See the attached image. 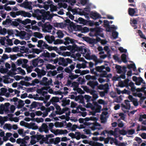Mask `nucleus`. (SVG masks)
Listing matches in <instances>:
<instances>
[{
    "instance_id": "1",
    "label": "nucleus",
    "mask_w": 146,
    "mask_h": 146,
    "mask_svg": "<svg viewBox=\"0 0 146 146\" xmlns=\"http://www.w3.org/2000/svg\"><path fill=\"white\" fill-rule=\"evenodd\" d=\"M64 39L65 41L64 43V44L65 45L69 44L70 43L73 44L72 46H68V50H70L72 52H74L75 51H77L78 46L75 43L76 40L74 39L68 37L65 38Z\"/></svg>"
},
{
    "instance_id": "2",
    "label": "nucleus",
    "mask_w": 146,
    "mask_h": 146,
    "mask_svg": "<svg viewBox=\"0 0 146 146\" xmlns=\"http://www.w3.org/2000/svg\"><path fill=\"white\" fill-rule=\"evenodd\" d=\"M33 130H35L39 129V130L40 132L44 131L46 133L48 132L49 130H50L51 132L53 133L55 135H57L58 134H66L68 132L66 130H63L62 129H57L55 130L53 128H31Z\"/></svg>"
},
{
    "instance_id": "3",
    "label": "nucleus",
    "mask_w": 146,
    "mask_h": 146,
    "mask_svg": "<svg viewBox=\"0 0 146 146\" xmlns=\"http://www.w3.org/2000/svg\"><path fill=\"white\" fill-rule=\"evenodd\" d=\"M48 78L46 77H44L42 78V80L40 81V84L45 86L47 89L50 88L49 86L50 85H52V80L51 78L49 80H48Z\"/></svg>"
},
{
    "instance_id": "4",
    "label": "nucleus",
    "mask_w": 146,
    "mask_h": 146,
    "mask_svg": "<svg viewBox=\"0 0 146 146\" xmlns=\"http://www.w3.org/2000/svg\"><path fill=\"white\" fill-rule=\"evenodd\" d=\"M60 62L58 64L59 65H62L64 66H67L68 64H70L72 62V60L69 58L64 59L63 58L60 57Z\"/></svg>"
},
{
    "instance_id": "5",
    "label": "nucleus",
    "mask_w": 146,
    "mask_h": 146,
    "mask_svg": "<svg viewBox=\"0 0 146 146\" xmlns=\"http://www.w3.org/2000/svg\"><path fill=\"white\" fill-rule=\"evenodd\" d=\"M53 28L52 26L48 22L44 24L42 27V31L44 32L50 33Z\"/></svg>"
},
{
    "instance_id": "6",
    "label": "nucleus",
    "mask_w": 146,
    "mask_h": 146,
    "mask_svg": "<svg viewBox=\"0 0 146 146\" xmlns=\"http://www.w3.org/2000/svg\"><path fill=\"white\" fill-rule=\"evenodd\" d=\"M20 124L21 126H24L26 128H38L37 126H35V124L34 123H29L23 121H21Z\"/></svg>"
},
{
    "instance_id": "7",
    "label": "nucleus",
    "mask_w": 146,
    "mask_h": 146,
    "mask_svg": "<svg viewBox=\"0 0 146 146\" xmlns=\"http://www.w3.org/2000/svg\"><path fill=\"white\" fill-rule=\"evenodd\" d=\"M93 103L94 106H93L91 104H89L90 106H92V107L91 108L92 110H95L98 113L100 112L102 106L100 105H99L96 102H93Z\"/></svg>"
},
{
    "instance_id": "8",
    "label": "nucleus",
    "mask_w": 146,
    "mask_h": 146,
    "mask_svg": "<svg viewBox=\"0 0 146 146\" xmlns=\"http://www.w3.org/2000/svg\"><path fill=\"white\" fill-rule=\"evenodd\" d=\"M34 70L37 72L38 77L39 79L46 74V71L43 69L40 70L38 68H36Z\"/></svg>"
},
{
    "instance_id": "9",
    "label": "nucleus",
    "mask_w": 146,
    "mask_h": 146,
    "mask_svg": "<svg viewBox=\"0 0 146 146\" xmlns=\"http://www.w3.org/2000/svg\"><path fill=\"white\" fill-rule=\"evenodd\" d=\"M32 4V2L31 1H24L20 6L21 7H23L27 9L30 10H32L33 9L31 5Z\"/></svg>"
},
{
    "instance_id": "10",
    "label": "nucleus",
    "mask_w": 146,
    "mask_h": 146,
    "mask_svg": "<svg viewBox=\"0 0 146 146\" xmlns=\"http://www.w3.org/2000/svg\"><path fill=\"white\" fill-rule=\"evenodd\" d=\"M102 29L100 27H96L94 28H91L90 31L94 32L95 36H97L99 35L101 32L102 31Z\"/></svg>"
},
{
    "instance_id": "11",
    "label": "nucleus",
    "mask_w": 146,
    "mask_h": 146,
    "mask_svg": "<svg viewBox=\"0 0 146 146\" xmlns=\"http://www.w3.org/2000/svg\"><path fill=\"white\" fill-rule=\"evenodd\" d=\"M16 142L18 144H20V146H27V141L25 140L23 138H19L17 139Z\"/></svg>"
},
{
    "instance_id": "12",
    "label": "nucleus",
    "mask_w": 146,
    "mask_h": 146,
    "mask_svg": "<svg viewBox=\"0 0 146 146\" xmlns=\"http://www.w3.org/2000/svg\"><path fill=\"white\" fill-rule=\"evenodd\" d=\"M118 128H115L114 131L112 130H110L109 131H108L105 130L103 131L102 132L101 134L104 135L105 133H107L108 134L110 135H113L115 136H115H116L117 134L116 132V129Z\"/></svg>"
},
{
    "instance_id": "13",
    "label": "nucleus",
    "mask_w": 146,
    "mask_h": 146,
    "mask_svg": "<svg viewBox=\"0 0 146 146\" xmlns=\"http://www.w3.org/2000/svg\"><path fill=\"white\" fill-rule=\"evenodd\" d=\"M90 17L91 18L96 19L101 18V15L97 12H92L90 15Z\"/></svg>"
},
{
    "instance_id": "14",
    "label": "nucleus",
    "mask_w": 146,
    "mask_h": 146,
    "mask_svg": "<svg viewBox=\"0 0 146 146\" xmlns=\"http://www.w3.org/2000/svg\"><path fill=\"white\" fill-rule=\"evenodd\" d=\"M14 33H15V35L17 36L25 37L26 35V33L24 31H21L19 32L17 30H15L14 31Z\"/></svg>"
},
{
    "instance_id": "15",
    "label": "nucleus",
    "mask_w": 146,
    "mask_h": 146,
    "mask_svg": "<svg viewBox=\"0 0 146 146\" xmlns=\"http://www.w3.org/2000/svg\"><path fill=\"white\" fill-rule=\"evenodd\" d=\"M128 99L131 100V101L133 102L134 105L135 106H137L138 105V103L137 99L134 98L131 95H129L128 97Z\"/></svg>"
},
{
    "instance_id": "16",
    "label": "nucleus",
    "mask_w": 146,
    "mask_h": 146,
    "mask_svg": "<svg viewBox=\"0 0 146 146\" xmlns=\"http://www.w3.org/2000/svg\"><path fill=\"white\" fill-rule=\"evenodd\" d=\"M77 51L82 54H84L86 52L87 50L84 48V46H78Z\"/></svg>"
},
{
    "instance_id": "17",
    "label": "nucleus",
    "mask_w": 146,
    "mask_h": 146,
    "mask_svg": "<svg viewBox=\"0 0 146 146\" xmlns=\"http://www.w3.org/2000/svg\"><path fill=\"white\" fill-rule=\"evenodd\" d=\"M67 24L66 23H54V26L55 27H59L62 28L66 27L67 26Z\"/></svg>"
},
{
    "instance_id": "18",
    "label": "nucleus",
    "mask_w": 146,
    "mask_h": 146,
    "mask_svg": "<svg viewBox=\"0 0 146 146\" xmlns=\"http://www.w3.org/2000/svg\"><path fill=\"white\" fill-rule=\"evenodd\" d=\"M98 84L97 81H90L88 83V84L93 89H94L95 87L98 86Z\"/></svg>"
},
{
    "instance_id": "19",
    "label": "nucleus",
    "mask_w": 146,
    "mask_h": 146,
    "mask_svg": "<svg viewBox=\"0 0 146 146\" xmlns=\"http://www.w3.org/2000/svg\"><path fill=\"white\" fill-rule=\"evenodd\" d=\"M105 68V66L104 65H102L100 66H96L95 68V70L97 72L101 73L104 70H103Z\"/></svg>"
},
{
    "instance_id": "20",
    "label": "nucleus",
    "mask_w": 146,
    "mask_h": 146,
    "mask_svg": "<svg viewBox=\"0 0 146 146\" xmlns=\"http://www.w3.org/2000/svg\"><path fill=\"white\" fill-rule=\"evenodd\" d=\"M74 20L76 22L78 23V21H80V23L85 24L87 23L88 21L86 20H85L81 17H79L78 19H76Z\"/></svg>"
},
{
    "instance_id": "21",
    "label": "nucleus",
    "mask_w": 146,
    "mask_h": 146,
    "mask_svg": "<svg viewBox=\"0 0 146 146\" xmlns=\"http://www.w3.org/2000/svg\"><path fill=\"white\" fill-rule=\"evenodd\" d=\"M61 102H62V106L64 107L66 105H68L70 104V100L69 99L67 100L66 98H65L63 99Z\"/></svg>"
},
{
    "instance_id": "22",
    "label": "nucleus",
    "mask_w": 146,
    "mask_h": 146,
    "mask_svg": "<svg viewBox=\"0 0 146 146\" xmlns=\"http://www.w3.org/2000/svg\"><path fill=\"white\" fill-rule=\"evenodd\" d=\"M136 9L129 8L128 10L129 15L131 16H133L136 12L135 10Z\"/></svg>"
},
{
    "instance_id": "23",
    "label": "nucleus",
    "mask_w": 146,
    "mask_h": 146,
    "mask_svg": "<svg viewBox=\"0 0 146 146\" xmlns=\"http://www.w3.org/2000/svg\"><path fill=\"white\" fill-rule=\"evenodd\" d=\"M141 83L144 84H145V82L141 77H138L137 81L135 83V84L137 85H140Z\"/></svg>"
},
{
    "instance_id": "24",
    "label": "nucleus",
    "mask_w": 146,
    "mask_h": 146,
    "mask_svg": "<svg viewBox=\"0 0 146 146\" xmlns=\"http://www.w3.org/2000/svg\"><path fill=\"white\" fill-rule=\"evenodd\" d=\"M107 74V72L106 70H104L101 73H98L97 77L100 78H106V75Z\"/></svg>"
},
{
    "instance_id": "25",
    "label": "nucleus",
    "mask_w": 146,
    "mask_h": 146,
    "mask_svg": "<svg viewBox=\"0 0 146 146\" xmlns=\"http://www.w3.org/2000/svg\"><path fill=\"white\" fill-rule=\"evenodd\" d=\"M7 117H3L2 116H0V127H2V126L4 124L5 122L7 121Z\"/></svg>"
},
{
    "instance_id": "26",
    "label": "nucleus",
    "mask_w": 146,
    "mask_h": 146,
    "mask_svg": "<svg viewBox=\"0 0 146 146\" xmlns=\"http://www.w3.org/2000/svg\"><path fill=\"white\" fill-rule=\"evenodd\" d=\"M21 54L18 53L17 54L10 55V58L11 60H13L16 59L17 57V56H22Z\"/></svg>"
},
{
    "instance_id": "27",
    "label": "nucleus",
    "mask_w": 146,
    "mask_h": 146,
    "mask_svg": "<svg viewBox=\"0 0 146 146\" xmlns=\"http://www.w3.org/2000/svg\"><path fill=\"white\" fill-rule=\"evenodd\" d=\"M22 16H23L24 17H30L32 16L31 14L29 12H26L25 11H22Z\"/></svg>"
},
{
    "instance_id": "28",
    "label": "nucleus",
    "mask_w": 146,
    "mask_h": 146,
    "mask_svg": "<svg viewBox=\"0 0 146 146\" xmlns=\"http://www.w3.org/2000/svg\"><path fill=\"white\" fill-rule=\"evenodd\" d=\"M46 12L44 10V9H42L40 10H39V9H36V10H35L34 12L36 14H38L39 13L42 14L41 15H43Z\"/></svg>"
},
{
    "instance_id": "29",
    "label": "nucleus",
    "mask_w": 146,
    "mask_h": 146,
    "mask_svg": "<svg viewBox=\"0 0 146 146\" xmlns=\"http://www.w3.org/2000/svg\"><path fill=\"white\" fill-rule=\"evenodd\" d=\"M50 10L51 12L54 11H57V8L56 6H55L53 4H50Z\"/></svg>"
},
{
    "instance_id": "30",
    "label": "nucleus",
    "mask_w": 146,
    "mask_h": 146,
    "mask_svg": "<svg viewBox=\"0 0 146 146\" xmlns=\"http://www.w3.org/2000/svg\"><path fill=\"white\" fill-rule=\"evenodd\" d=\"M38 44L37 45V46L38 47L42 48H44L43 47V45L44 43H46L45 42H44L42 40H39L38 42Z\"/></svg>"
},
{
    "instance_id": "31",
    "label": "nucleus",
    "mask_w": 146,
    "mask_h": 146,
    "mask_svg": "<svg viewBox=\"0 0 146 146\" xmlns=\"http://www.w3.org/2000/svg\"><path fill=\"white\" fill-rule=\"evenodd\" d=\"M3 128H18V127L16 125H13L12 126L10 124L6 123L4 125Z\"/></svg>"
},
{
    "instance_id": "32",
    "label": "nucleus",
    "mask_w": 146,
    "mask_h": 146,
    "mask_svg": "<svg viewBox=\"0 0 146 146\" xmlns=\"http://www.w3.org/2000/svg\"><path fill=\"white\" fill-rule=\"evenodd\" d=\"M129 86L131 87V90L132 92H134L136 90V88L134 86V83L132 82L131 81L129 83Z\"/></svg>"
},
{
    "instance_id": "33",
    "label": "nucleus",
    "mask_w": 146,
    "mask_h": 146,
    "mask_svg": "<svg viewBox=\"0 0 146 146\" xmlns=\"http://www.w3.org/2000/svg\"><path fill=\"white\" fill-rule=\"evenodd\" d=\"M78 76L79 75L77 74L74 75L71 72L69 75V77L71 80H73L74 79L77 78L78 77Z\"/></svg>"
},
{
    "instance_id": "34",
    "label": "nucleus",
    "mask_w": 146,
    "mask_h": 146,
    "mask_svg": "<svg viewBox=\"0 0 146 146\" xmlns=\"http://www.w3.org/2000/svg\"><path fill=\"white\" fill-rule=\"evenodd\" d=\"M25 105L24 101L21 99H19L18 101V108H22Z\"/></svg>"
},
{
    "instance_id": "35",
    "label": "nucleus",
    "mask_w": 146,
    "mask_h": 146,
    "mask_svg": "<svg viewBox=\"0 0 146 146\" xmlns=\"http://www.w3.org/2000/svg\"><path fill=\"white\" fill-rule=\"evenodd\" d=\"M43 47H44V48H42L43 49L45 48L48 49L50 51H51L52 50V46H49L46 43H44L43 45Z\"/></svg>"
},
{
    "instance_id": "36",
    "label": "nucleus",
    "mask_w": 146,
    "mask_h": 146,
    "mask_svg": "<svg viewBox=\"0 0 146 146\" xmlns=\"http://www.w3.org/2000/svg\"><path fill=\"white\" fill-rule=\"evenodd\" d=\"M46 68L47 69L54 70L56 68V67L51 64H47L46 66Z\"/></svg>"
},
{
    "instance_id": "37",
    "label": "nucleus",
    "mask_w": 146,
    "mask_h": 146,
    "mask_svg": "<svg viewBox=\"0 0 146 146\" xmlns=\"http://www.w3.org/2000/svg\"><path fill=\"white\" fill-rule=\"evenodd\" d=\"M34 36L38 38H41L43 37L42 35L38 32H35L34 33Z\"/></svg>"
},
{
    "instance_id": "38",
    "label": "nucleus",
    "mask_w": 146,
    "mask_h": 146,
    "mask_svg": "<svg viewBox=\"0 0 146 146\" xmlns=\"http://www.w3.org/2000/svg\"><path fill=\"white\" fill-rule=\"evenodd\" d=\"M32 64L34 67H38V58H36L33 60L32 61Z\"/></svg>"
},
{
    "instance_id": "39",
    "label": "nucleus",
    "mask_w": 146,
    "mask_h": 146,
    "mask_svg": "<svg viewBox=\"0 0 146 146\" xmlns=\"http://www.w3.org/2000/svg\"><path fill=\"white\" fill-rule=\"evenodd\" d=\"M126 105V110H129L131 108L130 104L129 103V101L128 100H125L124 101Z\"/></svg>"
},
{
    "instance_id": "40",
    "label": "nucleus",
    "mask_w": 146,
    "mask_h": 146,
    "mask_svg": "<svg viewBox=\"0 0 146 146\" xmlns=\"http://www.w3.org/2000/svg\"><path fill=\"white\" fill-rule=\"evenodd\" d=\"M12 20L10 19H7L5 21L3 22V24L4 25H6L7 24H11L12 23Z\"/></svg>"
},
{
    "instance_id": "41",
    "label": "nucleus",
    "mask_w": 146,
    "mask_h": 146,
    "mask_svg": "<svg viewBox=\"0 0 146 146\" xmlns=\"http://www.w3.org/2000/svg\"><path fill=\"white\" fill-rule=\"evenodd\" d=\"M58 35V37L60 38H62L64 36V34L62 31L60 30L58 31L56 33Z\"/></svg>"
},
{
    "instance_id": "42",
    "label": "nucleus",
    "mask_w": 146,
    "mask_h": 146,
    "mask_svg": "<svg viewBox=\"0 0 146 146\" xmlns=\"http://www.w3.org/2000/svg\"><path fill=\"white\" fill-rule=\"evenodd\" d=\"M138 33L139 35L140 36L141 38L146 40V37L145 35H144L141 31L139 30H138Z\"/></svg>"
},
{
    "instance_id": "43",
    "label": "nucleus",
    "mask_w": 146,
    "mask_h": 146,
    "mask_svg": "<svg viewBox=\"0 0 146 146\" xmlns=\"http://www.w3.org/2000/svg\"><path fill=\"white\" fill-rule=\"evenodd\" d=\"M121 67L120 66L117 65L115 66V68L117 70V72L119 74L121 73L122 71L121 69Z\"/></svg>"
},
{
    "instance_id": "44",
    "label": "nucleus",
    "mask_w": 146,
    "mask_h": 146,
    "mask_svg": "<svg viewBox=\"0 0 146 146\" xmlns=\"http://www.w3.org/2000/svg\"><path fill=\"white\" fill-rule=\"evenodd\" d=\"M37 106V102L35 101L33 102L30 106V109H32L35 108Z\"/></svg>"
},
{
    "instance_id": "45",
    "label": "nucleus",
    "mask_w": 146,
    "mask_h": 146,
    "mask_svg": "<svg viewBox=\"0 0 146 146\" xmlns=\"http://www.w3.org/2000/svg\"><path fill=\"white\" fill-rule=\"evenodd\" d=\"M127 56L125 54H123L121 55V58L123 62L124 63H126L127 62L126 59Z\"/></svg>"
},
{
    "instance_id": "46",
    "label": "nucleus",
    "mask_w": 146,
    "mask_h": 146,
    "mask_svg": "<svg viewBox=\"0 0 146 146\" xmlns=\"http://www.w3.org/2000/svg\"><path fill=\"white\" fill-rule=\"evenodd\" d=\"M31 22V19H26L23 21L22 24L26 25L27 24L30 23Z\"/></svg>"
},
{
    "instance_id": "47",
    "label": "nucleus",
    "mask_w": 146,
    "mask_h": 146,
    "mask_svg": "<svg viewBox=\"0 0 146 146\" xmlns=\"http://www.w3.org/2000/svg\"><path fill=\"white\" fill-rule=\"evenodd\" d=\"M33 121H35L37 123H39L43 122L44 121V119L42 118L37 117L36 118H33Z\"/></svg>"
},
{
    "instance_id": "48",
    "label": "nucleus",
    "mask_w": 146,
    "mask_h": 146,
    "mask_svg": "<svg viewBox=\"0 0 146 146\" xmlns=\"http://www.w3.org/2000/svg\"><path fill=\"white\" fill-rule=\"evenodd\" d=\"M59 98L57 97H52L50 101L52 102H58L59 101Z\"/></svg>"
},
{
    "instance_id": "49",
    "label": "nucleus",
    "mask_w": 146,
    "mask_h": 146,
    "mask_svg": "<svg viewBox=\"0 0 146 146\" xmlns=\"http://www.w3.org/2000/svg\"><path fill=\"white\" fill-rule=\"evenodd\" d=\"M97 119L96 118L93 117H86L84 119V120L86 121H95Z\"/></svg>"
},
{
    "instance_id": "50",
    "label": "nucleus",
    "mask_w": 146,
    "mask_h": 146,
    "mask_svg": "<svg viewBox=\"0 0 146 146\" xmlns=\"http://www.w3.org/2000/svg\"><path fill=\"white\" fill-rule=\"evenodd\" d=\"M32 51L31 52L36 53L37 54H39L40 53L42 52V51L40 50L37 48H33L32 49Z\"/></svg>"
},
{
    "instance_id": "51",
    "label": "nucleus",
    "mask_w": 146,
    "mask_h": 146,
    "mask_svg": "<svg viewBox=\"0 0 146 146\" xmlns=\"http://www.w3.org/2000/svg\"><path fill=\"white\" fill-rule=\"evenodd\" d=\"M78 99L80 100V102L83 104H84L85 103L83 96L81 95L78 96Z\"/></svg>"
},
{
    "instance_id": "52",
    "label": "nucleus",
    "mask_w": 146,
    "mask_h": 146,
    "mask_svg": "<svg viewBox=\"0 0 146 146\" xmlns=\"http://www.w3.org/2000/svg\"><path fill=\"white\" fill-rule=\"evenodd\" d=\"M113 26L112 27H110V25H109V27H106V31L108 32H111L113 29L115 28L114 25H113Z\"/></svg>"
},
{
    "instance_id": "53",
    "label": "nucleus",
    "mask_w": 146,
    "mask_h": 146,
    "mask_svg": "<svg viewBox=\"0 0 146 146\" xmlns=\"http://www.w3.org/2000/svg\"><path fill=\"white\" fill-rule=\"evenodd\" d=\"M81 135L80 132H75V138L77 140H79L81 138Z\"/></svg>"
},
{
    "instance_id": "54",
    "label": "nucleus",
    "mask_w": 146,
    "mask_h": 146,
    "mask_svg": "<svg viewBox=\"0 0 146 146\" xmlns=\"http://www.w3.org/2000/svg\"><path fill=\"white\" fill-rule=\"evenodd\" d=\"M48 11L46 12L42 15L43 21H45L46 19H48Z\"/></svg>"
},
{
    "instance_id": "55",
    "label": "nucleus",
    "mask_w": 146,
    "mask_h": 146,
    "mask_svg": "<svg viewBox=\"0 0 146 146\" xmlns=\"http://www.w3.org/2000/svg\"><path fill=\"white\" fill-rule=\"evenodd\" d=\"M129 80L127 79L125 80L123 82L124 84L125 85V87L127 88L128 87V86H129Z\"/></svg>"
},
{
    "instance_id": "56",
    "label": "nucleus",
    "mask_w": 146,
    "mask_h": 146,
    "mask_svg": "<svg viewBox=\"0 0 146 146\" xmlns=\"http://www.w3.org/2000/svg\"><path fill=\"white\" fill-rule=\"evenodd\" d=\"M24 130L23 129H20L18 130V133L20 135H22V136L23 137H24L25 136V134H24L23 133Z\"/></svg>"
},
{
    "instance_id": "57",
    "label": "nucleus",
    "mask_w": 146,
    "mask_h": 146,
    "mask_svg": "<svg viewBox=\"0 0 146 146\" xmlns=\"http://www.w3.org/2000/svg\"><path fill=\"white\" fill-rule=\"evenodd\" d=\"M65 111H66L65 109L63 108L62 110H61H61L60 111H56L55 113H56V114L60 115L63 114Z\"/></svg>"
},
{
    "instance_id": "58",
    "label": "nucleus",
    "mask_w": 146,
    "mask_h": 146,
    "mask_svg": "<svg viewBox=\"0 0 146 146\" xmlns=\"http://www.w3.org/2000/svg\"><path fill=\"white\" fill-rule=\"evenodd\" d=\"M1 94L2 96H4L5 95V94L7 92V88H1Z\"/></svg>"
},
{
    "instance_id": "59",
    "label": "nucleus",
    "mask_w": 146,
    "mask_h": 146,
    "mask_svg": "<svg viewBox=\"0 0 146 146\" xmlns=\"http://www.w3.org/2000/svg\"><path fill=\"white\" fill-rule=\"evenodd\" d=\"M66 15L67 16H68L69 18L71 19L72 20L74 19V17L70 13L68 12L66 13Z\"/></svg>"
},
{
    "instance_id": "60",
    "label": "nucleus",
    "mask_w": 146,
    "mask_h": 146,
    "mask_svg": "<svg viewBox=\"0 0 146 146\" xmlns=\"http://www.w3.org/2000/svg\"><path fill=\"white\" fill-rule=\"evenodd\" d=\"M89 42L91 44H94L97 43L96 39L94 38H90L89 40Z\"/></svg>"
},
{
    "instance_id": "61",
    "label": "nucleus",
    "mask_w": 146,
    "mask_h": 146,
    "mask_svg": "<svg viewBox=\"0 0 146 146\" xmlns=\"http://www.w3.org/2000/svg\"><path fill=\"white\" fill-rule=\"evenodd\" d=\"M123 129H122L119 131V133L121 135H125L127 134V131L124 130V128Z\"/></svg>"
},
{
    "instance_id": "62",
    "label": "nucleus",
    "mask_w": 146,
    "mask_h": 146,
    "mask_svg": "<svg viewBox=\"0 0 146 146\" xmlns=\"http://www.w3.org/2000/svg\"><path fill=\"white\" fill-rule=\"evenodd\" d=\"M135 132V130L133 129L129 130L127 131V134L129 135H133L134 133Z\"/></svg>"
},
{
    "instance_id": "63",
    "label": "nucleus",
    "mask_w": 146,
    "mask_h": 146,
    "mask_svg": "<svg viewBox=\"0 0 146 146\" xmlns=\"http://www.w3.org/2000/svg\"><path fill=\"white\" fill-rule=\"evenodd\" d=\"M79 84L78 82H73L72 84V85L71 86V87H74L75 88L78 87L79 86Z\"/></svg>"
},
{
    "instance_id": "64",
    "label": "nucleus",
    "mask_w": 146,
    "mask_h": 146,
    "mask_svg": "<svg viewBox=\"0 0 146 146\" xmlns=\"http://www.w3.org/2000/svg\"><path fill=\"white\" fill-rule=\"evenodd\" d=\"M7 33V29L5 28H4L3 29H1L0 32V34L3 35H5Z\"/></svg>"
}]
</instances>
